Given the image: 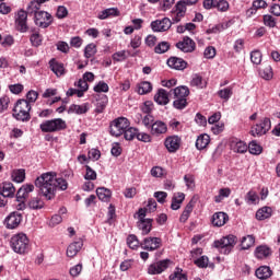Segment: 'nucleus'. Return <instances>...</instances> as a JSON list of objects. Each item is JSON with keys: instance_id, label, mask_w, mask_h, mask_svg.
Segmentation results:
<instances>
[{"instance_id": "obj_14", "label": "nucleus", "mask_w": 280, "mask_h": 280, "mask_svg": "<svg viewBox=\"0 0 280 280\" xmlns=\"http://www.w3.org/2000/svg\"><path fill=\"white\" fill-rule=\"evenodd\" d=\"M23 222V214L20 212H11L7 218H5V224L7 229H16L19 224Z\"/></svg>"}, {"instance_id": "obj_25", "label": "nucleus", "mask_w": 280, "mask_h": 280, "mask_svg": "<svg viewBox=\"0 0 280 280\" xmlns=\"http://www.w3.org/2000/svg\"><path fill=\"white\" fill-rule=\"evenodd\" d=\"M256 277L260 280L270 279L272 277V269L268 266H261L256 270Z\"/></svg>"}, {"instance_id": "obj_49", "label": "nucleus", "mask_w": 280, "mask_h": 280, "mask_svg": "<svg viewBox=\"0 0 280 280\" xmlns=\"http://www.w3.org/2000/svg\"><path fill=\"white\" fill-rule=\"evenodd\" d=\"M40 2L38 0H34L30 3L27 8V12L31 14H36V12H40Z\"/></svg>"}, {"instance_id": "obj_34", "label": "nucleus", "mask_w": 280, "mask_h": 280, "mask_svg": "<svg viewBox=\"0 0 280 280\" xmlns=\"http://www.w3.org/2000/svg\"><path fill=\"white\" fill-rule=\"evenodd\" d=\"M232 150L238 154H244V152L248 151V145L244 141L232 142Z\"/></svg>"}, {"instance_id": "obj_38", "label": "nucleus", "mask_w": 280, "mask_h": 280, "mask_svg": "<svg viewBox=\"0 0 280 280\" xmlns=\"http://www.w3.org/2000/svg\"><path fill=\"white\" fill-rule=\"evenodd\" d=\"M139 132V129L135 127H128L125 129V132L122 133L126 141H132V139H137V135Z\"/></svg>"}, {"instance_id": "obj_2", "label": "nucleus", "mask_w": 280, "mask_h": 280, "mask_svg": "<svg viewBox=\"0 0 280 280\" xmlns=\"http://www.w3.org/2000/svg\"><path fill=\"white\" fill-rule=\"evenodd\" d=\"M10 246L18 255H25L30 250V238L24 233H18L11 237Z\"/></svg>"}, {"instance_id": "obj_15", "label": "nucleus", "mask_w": 280, "mask_h": 280, "mask_svg": "<svg viewBox=\"0 0 280 280\" xmlns=\"http://www.w3.org/2000/svg\"><path fill=\"white\" fill-rule=\"evenodd\" d=\"M164 145L168 152H177V150L180 148V138L178 136L167 137Z\"/></svg>"}, {"instance_id": "obj_37", "label": "nucleus", "mask_w": 280, "mask_h": 280, "mask_svg": "<svg viewBox=\"0 0 280 280\" xmlns=\"http://www.w3.org/2000/svg\"><path fill=\"white\" fill-rule=\"evenodd\" d=\"M127 245H128L129 248H131L132 250H137V248H139V246H141V243L139 242V238L137 237V235L130 234V235L127 237Z\"/></svg>"}, {"instance_id": "obj_46", "label": "nucleus", "mask_w": 280, "mask_h": 280, "mask_svg": "<svg viewBox=\"0 0 280 280\" xmlns=\"http://www.w3.org/2000/svg\"><path fill=\"white\" fill-rule=\"evenodd\" d=\"M259 74L264 80H272V67H265L262 70H260Z\"/></svg>"}, {"instance_id": "obj_11", "label": "nucleus", "mask_w": 280, "mask_h": 280, "mask_svg": "<svg viewBox=\"0 0 280 280\" xmlns=\"http://www.w3.org/2000/svg\"><path fill=\"white\" fill-rule=\"evenodd\" d=\"M161 242L160 237H145L140 246L143 250H158V248H161Z\"/></svg>"}, {"instance_id": "obj_51", "label": "nucleus", "mask_w": 280, "mask_h": 280, "mask_svg": "<svg viewBox=\"0 0 280 280\" xmlns=\"http://www.w3.org/2000/svg\"><path fill=\"white\" fill-rule=\"evenodd\" d=\"M33 47H40L43 45V37L38 33H34L30 38Z\"/></svg>"}, {"instance_id": "obj_21", "label": "nucleus", "mask_w": 280, "mask_h": 280, "mask_svg": "<svg viewBox=\"0 0 280 280\" xmlns=\"http://www.w3.org/2000/svg\"><path fill=\"white\" fill-rule=\"evenodd\" d=\"M110 16H119V9H105L98 13L97 19H100V21H106V19H110Z\"/></svg>"}, {"instance_id": "obj_63", "label": "nucleus", "mask_w": 280, "mask_h": 280, "mask_svg": "<svg viewBox=\"0 0 280 280\" xmlns=\"http://www.w3.org/2000/svg\"><path fill=\"white\" fill-rule=\"evenodd\" d=\"M153 196H154V198H156V200H158V202H160V205H163L167 198V192L155 191Z\"/></svg>"}, {"instance_id": "obj_56", "label": "nucleus", "mask_w": 280, "mask_h": 280, "mask_svg": "<svg viewBox=\"0 0 280 280\" xmlns=\"http://www.w3.org/2000/svg\"><path fill=\"white\" fill-rule=\"evenodd\" d=\"M170 280H187V275L183 273V270L176 269V271L170 276Z\"/></svg>"}, {"instance_id": "obj_5", "label": "nucleus", "mask_w": 280, "mask_h": 280, "mask_svg": "<svg viewBox=\"0 0 280 280\" xmlns=\"http://www.w3.org/2000/svg\"><path fill=\"white\" fill-rule=\"evenodd\" d=\"M42 132H59L67 128V122L62 118L46 120L39 125Z\"/></svg>"}, {"instance_id": "obj_42", "label": "nucleus", "mask_w": 280, "mask_h": 280, "mask_svg": "<svg viewBox=\"0 0 280 280\" xmlns=\"http://www.w3.org/2000/svg\"><path fill=\"white\" fill-rule=\"evenodd\" d=\"M84 178L85 180H97V172H95V170H92L91 166L86 165Z\"/></svg>"}, {"instance_id": "obj_29", "label": "nucleus", "mask_w": 280, "mask_h": 280, "mask_svg": "<svg viewBox=\"0 0 280 280\" xmlns=\"http://www.w3.org/2000/svg\"><path fill=\"white\" fill-rule=\"evenodd\" d=\"M184 200L185 195L183 192H177V195H174L172 198L171 209H173V211H178Z\"/></svg>"}, {"instance_id": "obj_17", "label": "nucleus", "mask_w": 280, "mask_h": 280, "mask_svg": "<svg viewBox=\"0 0 280 280\" xmlns=\"http://www.w3.org/2000/svg\"><path fill=\"white\" fill-rule=\"evenodd\" d=\"M167 65L171 69H175L176 71H185V69H187V61L178 57H171L167 60Z\"/></svg>"}, {"instance_id": "obj_24", "label": "nucleus", "mask_w": 280, "mask_h": 280, "mask_svg": "<svg viewBox=\"0 0 280 280\" xmlns=\"http://www.w3.org/2000/svg\"><path fill=\"white\" fill-rule=\"evenodd\" d=\"M174 93V97L177 100H187L189 97V88L182 85L172 90Z\"/></svg>"}, {"instance_id": "obj_36", "label": "nucleus", "mask_w": 280, "mask_h": 280, "mask_svg": "<svg viewBox=\"0 0 280 280\" xmlns=\"http://www.w3.org/2000/svg\"><path fill=\"white\" fill-rule=\"evenodd\" d=\"M30 209L38 210L45 207V202L39 197H34L28 201Z\"/></svg>"}, {"instance_id": "obj_43", "label": "nucleus", "mask_w": 280, "mask_h": 280, "mask_svg": "<svg viewBox=\"0 0 280 280\" xmlns=\"http://www.w3.org/2000/svg\"><path fill=\"white\" fill-rule=\"evenodd\" d=\"M259 201V195L255 192V190H249L246 195V202L248 205H257Z\"/></svg>"}, {"instance_id": "obj_1", "label": "nucleus", "mask_w": 280, "mask_h": 280, "mask_svg": "<svg viewBox=\"0 0 280 280\" xmlns=\"http://www.w3.org/2000/svg\"><path fill=\"white\" fill-rule=\"evenodd\" d=\"M56 176V172H48L35 179V187L39 188L40 194L45 196L47 200H54V198H56V189L65 191L67 187H69L67 179Z\"/></svg>"}, {"instance_id": "obj_45", "label": "nucleus", "mask_w": 280, "mask_h": 280, "mask_svg": "<svg viewBox=\"0 0 280 280\" xmlns=\"http://www.w3.org/2000/svg\"><path fill=\"white\" fill-rule=\"evenodd\" d=\"M155 54H165L170 51V43L167 42H162L158 44L154 48Z\"/></svg>"}, {"instance_id": "obj_57", "label": "nucleus", "mask_w": 280, "mask_h": 280, "mask_svg": "<svg viewBox=\"0 0 280 280\" xmlns=\"http://www.w3.org/2000/svg\"><path fill=\"white\" fill-rule=\"evenodd\" d=\"M184 180L188 189H194L196 187V179L194 178V175H185Z\"/></svg>"}, {"instance_id": "obj_8", "label": "nucleus", "mask_w": 280, "mask_h": 280, "mask_svg": "<svg viewBox=\"0 0 280 280\" xmlns=\"http://www.w3.org/2000/svg\"><path fill=\"white\" fill-rule=\"evenodd\" d=\"M270 118H264V120L256 126L252 127L250 136L252 137H262L266 135L268 130L271 128Z\"/></svg>"}, {"instance_id": "obj_4", "label": "nucleus", "mask_w": 280, "mask_h": 280, "mask_svg": "<svg viewBox=\"0 0 280 280\" xmlns=\"http://www.w3.org/2000/svg\"><path fill=\"white\" fill-rule=\"evenodd\" d=\"M235 244H237V237L235 235H228L214 241L213 246L218 248L221 255H229L235 248Z\"/></svg>"}, {"instance_id": "obj_64", "label": "nucleus", "mask_w": 280, "mask_h": 280, "mask_svg": "<svg viewBox=\"0 0 280 280\" xmlns=\"http://www.w3.org/2000/svg\"><path fill=\"white\" fill-rule=\"evenodd\" d=\"M57 49L61 51V54H69V44H67V42H58Z\"/></svg>"}, {"instance_id": "obj_50", "label": "nucleus", "mask_w": 280, "mask_h": 280, "mask_svg": "<svg viewBox=\"0 0 280 280\" xmlns=\"http://www.w3.org/2000/svg\"><path fill=\"white\" fill-rule=\"evenodd\" d=\"M219 97H221V100H226L229 101L231 98V95H233V89L231 88H225L223 90H220L218 92Z\"/></svg>"}, {"instance_id": "obj_62", "label": "nucleus", "mask_w": 280, "mask_h": 280, "mask_svg": "<svg viewBox=\"0 0 280 280\" xmlns=\"http://www.w3.org/2000/svg\"><path fill=\"white\" fill-rule=\"evenodd\" d=\"M203 56H205V58H208V59H213V58H215V47H213V46H208V47L205 49Z\"/></svg>"}, {"instance_id": "obj_12", "label": "nucleus", "mask_w": 280, "mask_h": 280, "mask_svg": "<svg viewBox=\"0 0 280 280\" xmlns=\"http://www.w3.org/2000/svg\"><path fill=\"white\" fill-rule=\"evenodd\" d=\"M170 267V259L160 260L149 266L148 272L149 275H161V272H165Z\"/></svg>"}, {"instance_id": "obj_16", "label": "nucleus", "mask_w": 280, "mask_h": 280, "mask_svg": "<svg viewBox=\"0 0 280 280\" xmlns=\"http://www.w3.org/2000/svg\"><path fill=\"white\" fill-rule=\"evenodd\" d=\"M14 194H16V188H14V184L10 182H4L0 191L2 200H5V198H14Z\"/></svg>"}, {"instance_id": "obj_10", "label": "nucleus", "mask_w": 280, "mask_h": 280, "mask_svg": "<svg viewBox=\"0 0 280 280\" xmlns=\"http://www.w3.org/2000/svg\"><path fill=\"white\" fill-rule=\"evenodd\" d=\"M170 27H172V20H170V18H163L162 20L151 22V30L153 32H167Z\"/></svg>"}, {"instance_id": "obj_40", "label": "nucleus", "mask_w": 280, "mask_h": 280, "mask_svg": "<svg viewBox=\"0 0 280 280\" xmlns=\"http://www.w3.org/2000/svg\"><path fill=\"white\" fill-rule=\"evenodd\" d=\"M152 92V83L144 81L139 84L138 86V93L139 95H145L148 93Z\"/></svg>"}, {"instance_id": "obj_35", "label": "nucleus", "mask_w": 280, "mask_h": 280, "mask_svg": "<svg viewBox=\"0 0 280 280\" xmlns=\"http://www.w3.org/2000/svg\"><path fill=\"white\" fill-rule=\"evenodd\" d=\"M191 211H194V203L189 201L179 218V222H187V220H189V215H191Z\"/></svg>"}, {"instance_id": "obj_48", "label": "nucleus", "mask_w": 280, "mask_h": 280, "mask_svg": "<svg viewBox=\"0 0 280 280\" xmlns=\"http://www.w3.org/2000/svg\"><path fill=\"white\" fill-rule=\"evenodd\" d=\"M173 106L177 110H183L187 108V98H175V101L173 102Z\"/></svg>"}, {"instance_id": "obj_9", "label": "nucleus", "mask_w": 280, "mask_h": 280, "mask_svg": "<svg viewBox=\"0 0 280 280\" xmlns=\"http://www.w3.org/2000/svg\"><path fill=\"white\" fill-rule=\"evenodd\" d=\"M15 26L18 32H22V34H25L30 27L27 26V12L24 10H20L18 12V16L15 18Z\"/></svg>"}, {"instance_id": "obj_33", "label": "nucleus", "mask_w": 280, "mask_h": 280, "mask_svg": "<svg viewBox=\"0 0 280 280\" xmlns=\"http://www.w3.org/2000/svg\"><path fill=\"white\" fill-rule=\"evenodd\" d=\"M241 246L243 250H248L252 246H255V236L247 235L242 238Z\"/></svg>"}, {"instance_id": "obj_28", "label": "nucleus", "mask_w": 280, "mask_h": 280, "mask_svg": "<svg viewBox=\"0 0 280 280\" xmlns=\"http://www.w3.org/2000/svg\"><path fill=\"white\" fill-rule=\"evenodd\" d=\"M211 142V138L207 133L200 135L196 140V148L197 150H205L207 145Z\"/></svg>"}, {"instance_id": "obj_20", "label": "nucleus", "mask_w": 280, "mask_h": 280, "mask_svg": "<svg viewBox=\"0 0 280 280\" xmlns=\"http://www.w3.org/2000/svg\"><path fill=\"white\" fill-rule=\"evenodd\" d=\"M167 132V125L161 120H156L151 125V135L159 137V135H165Z\"/></svg>"}, {"instance_id": "obj_22", "label": "nucleus", "mask_w": 280, "mask_h": 280, "mask_svg": "<svg viewBox=\"0 0 280 280\" xmlns=\"http://www.w3.org/2000/svg\"><path fill=\"white\" fill-rule=\"evenodd\" d=\"M152 219H144L138 221V229L141 231L142 235H148L152 231Z\"/></svg>"}, {"instance_id": "obj_52", "label": "nucleus", "mask_w": 280, "mask_h": 280, "mask_svg": "<svg viewBox=\"0 0 280 280\" xmlns=\"http://www.w3.org/2000/svg\"><path fill=\"white\" fill-rule=\"evenodd\" d=\"M253 8L254 9H250V14H253L254 11L257 12V10L261 8H268V3L265 0H255L253 2Z\"/></svg>"}, {"instance_id": "obj_31", "label": "nucleus", "mask_w": 280, "mask_h": 280, "mask_svg": "<svg viewBox=\"0 0 280 280\" xmlns=\"http://www.w3.org/2000/svg\"><path fill=\"white\" fill-rule=\"evenodd\" d=\"M68 113H75V115H84L85 113H89V105H71L68 109Z\"/></svg>"}, {"instance_id": "obj_44", "label": "nucleus", "mask_w": 280, "mask_h": 280, "mask_svg": "<svg viewBox=\"0 0 280 280\" xmlns=\"http://www.w3.org/2000/svg\"><path fill=\"white\" fill-rule=\"evenodd\" d=\"M214 8L219 10V12H226L229 10V1L226 0H215Z\"/></svg>"}, {"instance_id": "obj_58", "label": "nucleus", "mask_w": 280, "mask_h": 280, "mask_svg": "<svg viewBox=\"0 0 280 280\" xmlns=\"http://www.w3.org/2000/svg\"><path fill=\"white\" fill-rule=\"evenodd\" d=\"M195 264L198 268H207V266H209V258L207 256H201L195 260Z\"/></svg>"}, {"instance_id": "obj_6", "label": "nucleus", "mask_w": 280, "mask_h": 280, "mask_svg": "<svg viewBox=\"0 0 280 280\" xmlns=\"http://www.w3.org/2000/svg\"><path fill=\"white\" fill-rule=\"evenodd\" d=\"M130 127V121L128 118H117L110 124V135L113 137H121L124 132H126V129Z\"/></svg>"}, {"instance_id": "obj_53", "label": "nucleus", "mask_w": 280, "mask_h": 280, "mask_svg": "<svg viewBox=\"0 0 280 280\" xmlns=\"http://www.w3.org/2000/svg\"><path fill=\"white\" fill-rule=\"evenodd\" d=\"M264 23L267 27H277V19L270 14L264 15Z\"/></svg>"}, {"instance_id": "obj_13", "label": "nucleus", "mask_w": 280, "mask_h": 280, "mask_svg": "<svg viewBox=\"0 0 280 280\" xmlns=\"http://www.w3.org/2000/svg\"><path fill=\"white\" fill-rule=\"evenodd\" d=\"M176 47L184 54H191V51H196V42L189 37H184L182 42L176 44Z\"/></svg>"}, {"instance_id": "obj_61", "label": "nucleus", "mask_w": 280, "mask_h": 280, "mask_svg": "<svg viewBox=\"0 0 280 280\" xmlns=\"http://www.w3.org/2000/svg\"><path fill=\"white\" fill-rule=\"evenodd\" d=\"M69 272L71 277H80V273L82 272V264L71 267Z\"/></svg>"}, {"instance_id": "obj_60", "label": "nucleus", "mask_w": 280, "mask_h": 280, "mask_svg": "<svg viewBox=\"0 0 280 280\" xmlns=\"http://www.w3.org/2000/svg\"><path fill=\"white\" fill-rule=\"evenodd\" d=\"M38 100V92L31 90L26 94V102H30L31 104H34Z\"/></svg>"}, {"instance_id": "obj_26", "label": "nucleus", "mask_w": 280, "mask_h": 280, "mask_svg": "<svg viewBox=\"0 0 280 280\" xmlns=\"http://www.w3.org/2000/svg\"><path fill=\"white\" fill-rule=\"evenodd\" d=\"M51 71L60 78V75H65V65L56 61V59H51L49 61Z\"/></svg>"}, {"instance_id": "obj_30", "label": "nucleus", "mask_w": 280, "mask_h": 280, "mask_svg": "<svg viewBox=\"0 0 280 280\" xmlns=\"http://www.w3.org/2000/svg\"><path fill=\"white\" fill-rule=\"evenodd\" d=\"M270 253L271 252L268 246L260 245L256 248L255 256L257 257V259H266V257H269Z\"/></svg>"}, {"instance_id": "obj_18", "label": "nucleus", "mask_w": 280, "mask_h": 280, "mask_svg": "<svg viewBox=\"0 0 280 280\" xmlns=\"http://www.w3.org/2000/svg\"><path fill=\"white\" fill-rule=\"evenodd\" d=\"M211 222L214 226H224L229 222V214L225 212H215L211 218Z\"/></svg>"}, {"instance_id": "obj_47", "label": "nucleus", "mask_w": 280, "mask_h": 280, "mask_svg": "<svg viewBox=\"0 0 280 280\" xmlns=\"http://www.w3.org/2000/svg\"><path fill=\"white\" fill-rule=\"evenodd\" d=\"M248 150H249V153H250V154L257 155V154H261V152H262L264 149L261 148V145L257 144V142L252 141V142L248 144Z\"/></svg>"}, {"instance_id": "obj_7", "label": "nucleus", "mask_w": 280, "mask_h": 280, "mask_svg": "<svg viewBox=\"0 0 280 280\" xmlns=\"http://www.w3.org/2000/svg\"><path fill=\"white\" fill-rule=\"evenodd\" d=\"M34 18L35 25H37V27H43L44 30L54 23V18L47 11L35 12Z\"/></svg>"}, {"instance_id": "obj_3", "label": "nucleus", "mask_w": 280, "mask_h": 280, "mask_svg": "<svg viewBox=\"0 0 280 280\" xmlns=\"http://www.w3.org/2000/svg\"><path fill=\"white\" fill-rule=\"evenodd\" d=\"M30 110H32V105L27 100H19L13 108V117L18 121H30Z\"/></svg>"}, {"instance_id": "obj_55", "label": "nucleus", "mask_w": 280, "mask_h": 280, "mask_svg": "<svg viewBox=\"0 0 280 280\" xmlns=\"http://www.w3.org/2000/svg\"><path fill=\"white\" fill-rule=\"evenodd\" d=\"M95 93H108V84L104 81H100L97 85L94 86Z\"/></svg>"}, {"instance_id": "obj_54", "label": "nucleus", "mask_w": 280, "mask_h": 280, "mask_svg": "<svg viewBox=\"0 0 280 280\" xmlns=\"http://www.w3.org/2000/svg\"><path fill=\"white\" fill-rule=\"evenodd\" d=\"M250 60L253 65H261V51L259 50L252 51Z\"/></svg>"}, {"instance_id": "obj_39", "label": "nucleus", "mask_w": 280, "mask_h": 280, "mask_svg": "<svg viewBox=\"0 0 280 280\" xmlns=\"http://www.w3.org/2000/svg\"><path fill=\"white\" fill-rule=\"evenodd\" d=\"M12 180L14 183H23L25 180V170H15L11 174Z\"/></svg>"}, {"instance_id": "obj_32", "label": "nucleus", "mask_w": 280, "mask_h": 280, "mask_svg": "<svg viewBox=\"0 0 280 280\" xmlns=\"http://www.w3.org/2000/svg\"><path fill=\"white\" fill-rule=\"evenodd\" d=\"M272 215V209L270 207H262L256 212L258 220H268Z\"/></svg>"}, {"instance_id": "obj_19", "label": "nucleus", "mask_w": 280, "mask_h": 280, "mask_svg": "<svg viewBox=\"0 0 280 280\" xmlns=\"http://www.w3.org/2000/svg\"><path fill=\"white\" fill-rule=\"evenodd\" d=\"M154 101L160 106H167L170 104V94L164 89H160L154 95Z\"/></svg>"}, {"instance_id": "obj_27", "label": "nucleus", "mask_w": 280, "mask_h": 280, "mask_svg": "<svg viewBox=\"0 0 280 280\" xmlns=\"http://www.w3.org/2000/svg\"><path fill=\"white\" fill-rule=\"evenodd\" d=\"M82 241L70 244L67 248V257H75L80 250H82Z\"/></svg>"}, {"instance_id": "obj_41", "label": "nucleus", "mask_w": 280, "mask_h": 280, "mask_svg": "<svg viewBox=\"0 0 280 280\" xmlns=\"http://www.w3.org/2000/svg\"><path fill=\"white\" fill-rule=\"evenodd\" d=\"M95 54H97V46L95 44L92 43L85 46V49H84L85 58H93Z\"/></svg>"}, {"instance_id": "obj_59", "label": "nucleus", "mask_w": 280, "mask_h": 280, "mask_svg": "<svg viewBox=\"0 0 280 280\" xmlns=\"http://www.w3.org/2000/svg\"><path fill=\"white\" fill-rule=\"evenodd\" d=\"M126 50H120L118 52H115L113 55V60H115L116 62H121L124 60H126V58H128V55H126Z\"/></svg>"}, {"instance_id": "obj_23", "label": "nucleus", "mask_w": 280, "mask_h": 280, "mask_svg": "<svg viewBox=\"0 0 280 280\" xmlns=\"http://www.w3.org/2000/svg\"><path fill=\"white\" fill-rule=\"evenodd\" d=\"M96 196L102 200V202H109L110 197L113 196V191L106 187H98L96 189Z\"/></svg>"}]
</instances>
